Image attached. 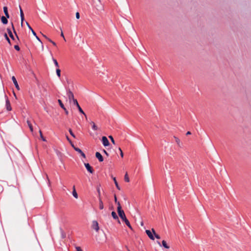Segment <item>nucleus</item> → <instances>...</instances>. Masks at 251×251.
I'll list each match as a JSON object with an SVG mask.
<instances>
[{
    "label": "nucleus",
    "mask_w": 251,
    "mask_h": 251,
    "mask_svg": "<svg viewBox=\"0 0 251 251\" xmlns=\"http://www.w3.org/2000/svg\"><path fill=\"white\" fill-rule=\"evenodd\" d=\"M119 216L121 218V219L122 220L123 222L125 223L126 225L131 229H132V226L130 225V224L128 220V219L126 218V214L125 213V212H121L120 213L118 214Z\"/></svg>",
    "instance_id": "obj_1"
},
{
    "label": "nucleus",
    "mask_w": 251,
    "mask_h": 251,
    "mask_svg": "<svg viewBox=\"0 0 251 251\" xmlns=\"http://www.w3.org/2000/svg\"><path fill=\"white\" fill-rule=\"evenodd\" d=\"M74 104L76 105V106L77 107L79 112L83 114L85 117L86 118V115L85 114V113H84V112L83 111V110H82V109L81 108V107L80 106L77 100H74Z\"/></svg>",
    "instance_id": "obj_2"
},
{
    "label": "nucleus",
    "mask_w": 251,
    "mask_h": 251,
    "mask_svg": "<svg viewBox=\"0 0 251 251\" xmlns=\"http://www.w3.org/2000/svg\"><path fill=\"white\" fill-rule=\"evenodd\" d=\"M67 94L68 95L70 102H71L72 100L74 102V100H76L74 98V96L73 92L70 89L67 90Z\"/></svg>",
    "instance_id": "obj_3"
},
{
    "label": "nucleus",
    "mask_w": 251,
    "mask_h": 251,
    "mask_svg": "<svg viewBox=\"0 0 251 251\" xmlns=\"http://www.w3.org/2000/svg\"><path fill=\"white\" fill-rule=\"evenodd\" d=\"M4 97L6 99L5 106H6V109L7 111H11L12 110V107L11 106L10 101L8 100V98L6 95H5Z\"/></svg>",
    "instance_id": "obj_4"
},
{
    "label": "nucleus",
    "mask_w": 251,
    "mask_h": 251,
    "mask_svg": "<svg viewBox=\"0 0 251 251\" xmlns=\"http://www.w3.org/2000/svg\"><path fill=\"white\" fill-rule=\"evenodd\" d=\"M101 142L104 147L108 146L110 145V143L106 136L102 137Z\"/></svg>",
    "instance_id": "obj_5"
},
{
    "label": "nucleus",
    "mask_w": 251,
    "mask_h": 251,
    "mask_svg": "<svg viewBox=\"0 0 251 251\" xmlns=\"http://www.w3.org/2000/svg\"><path fill=\"white\" fill-rule=\"evenodd\" d=\"M84 165L88 172H89L91 174H93L94 171L93 168L91 166V165L88 163H85Z\"/></svg>",
    "instance_id": "obj_6"
},
{
    "label": "nucleus",
    "mask_w": 251,
    "mask_h": 251,
    "mask_svg": "<svg viewBox=\"0 0 251 251\" xmlns=\"http://www.w3.org/2000/svg\"><path fill=\"white\" fill-rule=\"evenodd\" d=\"M146 233L148 235V237L150 238V239L152 240H154V236L152 231L151 232L150 230L147 229L146 230Z\"/></svg>",
    "instance_id": "obj_7"
},
{
    "label": "nucleus",
    "mask_w": 251,
    "mask_h": 251,
    "mask_svg": "<svg viewBox=\"0 0 251 251\" xmlns=\"http://www.w3.org/2000/svg\"><path fill=\"white\" fill-rule=\"evenodd\" d=\"M26 25H27L28 28L31 31L32 34L36 37V39L39 41L40 42H41L40 38L37 36V34L36 32L34 31V30L32 29V28L30 26L28 22H26Z\"/></svg>",
    "instance_id": "obj_8"
},
{
    "label": "nucleus",
    "mask_w": 251,
    "mask_h": 251,
    "mask_svg": "<svg viewBox=\"0 0 251 251\" xmlns=\"http://www.w3.org/2000/svg\"><path fill=\"white\" fill-rule=\"evenodd\" d=\"M157 244H158L160 246H162L165 249H168L170 248L169 246L168 245L167 242L165 240H163L162 241V244H161L160 242L159 241H157Z\"/></svg>",
    "instance_id": "obj_9"
},
{
    "label": "nucleus",
    "mask_w": 251,
    "mask_h": 251,
    "mask_svg": "<svg viewBox=\"0 0 251 251\" xmlns=\"http://www.w3.org/2000/svg\"><path fill=\"white\" fill-rule=\"evenodd\" d=\"M92 227L96 231H98L100 228L99 226V224L96 221H93L92 223Z\"/></svg>",
    "instance_id": "obj_10"
},
{
    "label": "nucleus",
    "mask_w": 251,
    "mask_h": 251,
    "mask_svg": "<svg viewBox=\"0 0 251 251\" xmlns=\"http://www.w3.org/2000/svg\"><path fill=\"white\" fill-rule=\"evenodd\" d=\"M96 157L99 160L100 162H102L103 161V157L101 153L98 151H97L95 154Z\"/></svg>",
    "instance_id": "obj_11"
},
{
    "label": "nucleus",
    "mask_w": 251,
    "mask_h": 251,
    "mask_svg": "<svg viewBox=\"0 0 251 251\" xmlns=\"http://www.w3.org/2000/svg\"><path fill=\"white\" fill-rule=\"evenodd\" d=\"M12 81H13V83H14V84L16 89L17 90H20V87H19V86L18 85V82H17V81L16 80V77L14 76H13L12 77Z\"/></svg>",
    "instance_id": "obj_12"
},
{
    "label": "nucleus",
    "mask_w": 251,
    "mask_h": 251,
    "mask_svg": "<svg viewBox=\"0 0 251 251\" xmlns=\"http://www.w3.org/2000/svg\"><path fill=\"white\" fill-rule=\"evenodd\" d=\"M74 149L76 151H77V152H78L80 154V155L83 157V158H85L86 157V156H85V154L84 153V152L81 151V150H80L79 148H77V147H75V148H74Z\"/></svg>",
    "instance_id": "obj_13"
},
{
    "label": "nucleus",
    "mask_w": 251,
    "mask_h": 251,
    "mask_svg": "<svg viewBox=\"0 0 251 251\" xmlns=\"http://www.w3.org/2000/svg\"><path fill=\"white\" fill-rule=\"evenodd\" d=\"M9 18H7L6 16H2L0 17L1 23L3 25H6L8 23V19Z\"/></svg>",
    "instance_id": "obj_14"
},
{
    "label": "nucleus",
    "mask_w": 251,
    "mask_h": 251,
    "mask_svg": "<svg viewBox=\"0 0 251 251\" xmlns=\"http://www.w3.org/2000/svg\"><path fill=\"white\" fill-rule=\"evenodd\" d=\"M116 203H117V205H118V206H117V212H118V214L124 212V211L122 209V206H121L120 202L118 201L117 202H116Z\"/></svg>",
    "instance_id": "obj_15"
},
{
    "label": "nucleus",
    "mask_w": 251,
    "mask_h": 251,
    "mask_svg": "<svg viewBox=\"0 0 251 251\" xmlns=\"http://www.w3.org/2000/svg\"><path fill=\"white\" fill-rule=\"evenodd\" d=\"M3 9V12L4 13L5 16L7 18H10V15H9V14L8 13V7L7 6H4Z\"/></svg>",
    "instance_id": "obj_16"
},
{
    "label": "nucleus",
    "mask_w": 251,
    "mask_h": 251,
    "mask_svg": "<svg viewBox=\"0 0 251 251\" xmlns=\"http://www.w3.org/2000/svg\"><path fill=\"white\" fill-rule=\"evenodd\" d=\"M7 32L10 36V37L11 38L12 40H15V38L14 35H13V33L11 30V29L9 28H7Z\"/></svg>",
    "instance_id": "obj_17"
},
{
    "label": "nucleus",
    "mask_w": 251,
    "mask_h": 251,
    "mask_svg": "<svg viewBox=\"0 0 251 251\" xmlns=\"http://www.w3.org/2000/svg\"><path fill=\"white\" fill-rule=\"evenodd\" d=\"M72 194H73V196L75 198H76V199L78 198V195H77V192H76V191L75 190V186H73V192H72Z\"/></svg>",
    "instance_id": "obj_18"
},
{
    "label": "nucleus",
    "mask_w": 251,
    "mask_h": 251,
    "mask_svg": "<svg viewBox=\"0 0 251 251\" xmlns=\"http://www.w3.org/2000/svg\"><path fill=\"white\" fill-rule=\"evenodd\" d=\"M67 140L68 141L69 143L70 144L71 146L72 147V148L74 149L75 146L74 145V143L72 141V140L70 139V138L69 137L68 135L66 136Z\"/></svg>",
    "instance_id": "obj_19"
},
{
    "label": "nucleus",
    "mask_w": 251,
    "mask_h": 251,
    "mask_svg": "<svg viewBox=\"0 0 251 251\" xmlns=\"http://www.w3.org/2000/svg\"><path fill=\"white\" fill-rule=\"evenodd\" d=\"M151 231H152V232L153 233V234H154V238L155 237L156 238L158 239H160V236L159 235H158V234H157L156 232H155V231L154 230V228H152L151 229Z\"/></svg>",
    "instance_id": "obj_20"
},
{
    "label": "nucleus",
    "mask_w": 251,
    "mask_h": 251,
    "mask_svg": "<svg viewBox=\"0 0 251 251\" xmlns=\"http://www.w3.org/2000/svg\"><path fill=\"white\" fill-rule=\"evenodd\" d=\"M99 200V208L100 209H103V202L101 200V198H100Z\"/></svg>",
    "instance_id": "obj_21"
},
{
    "label": "nucleus",
    "mask_w": 251,
    "mask_h": 251,
    "mask_svg": "<svg viewBox=\"0 0 251 251\" xmlns=\"http://www.w3.org/2000/svg\"><path fill=\"white\" fill-rule=\"evenodd\" d=\"M111 215L114 219L118 220V216H117L116 213L115 211H113L112 212Z\"/></svg>",
    "instance_id": "obj_22"
},
{
    "label": "nucleus",
    "mask_w": 251,
    "mask_h": 251,
    "mask_svg": "<svg viewBox=\"0 0 251 251\" xmlns=\"http://www.w3.org/2000/svg\"><path fill=\"white\" fill-rule=\"evenodd\" d=\"M174 138L175 139V141H176V143L178 145V146L179 147H181V144H180V140L178 139V138H177L176 136H174Z\"/></svg>",
    "instance_id": "obj_23"
},
{
    "label": "nucleus",
    "mask_w": 251,
    "mask_h": 251,
    "mask_svg": "<svg viewBox=\"0 0 251 251\" xmlns=\"http://www.w3.org/2000/svg\"><path fill=\"white\" fill-rule=\"evenodd\" d=\"M113 180H114V183H115V186H116V188H117L118 190H120V186H119V184H118V182H117V180H116V177H113Z\"/></svg>",
    "instance_id": "obj_24"
},
{
    "label": "nucleus",
    "mask_w": 251,
    "mask_h": 251,
    "mask_svg": "<svg viewBox=\"0 0 251 251\" xmlns=\"http://www.w3.org/2000/svg\"><path fill=\"white\" fill-rule=\"evenodd\" d=\"M60 232H61V238L62 239L65 238H66L65 232L63 231V230L62 229V228H60Z\"/></svg>",
    "instance_id": "obj_25"
},
{
    "label": "nucleus",
    "mask_w": 251,
    "mask_h": 251,
    "mask_svg": "<svg viewBox=\"0 0 251 251\" xmlns=\"http://www.w3.org/2000/svg\"><path fill=\"white\" fill-rule=\"evenodd\" d=\"M11 25H12V29L13 30L14 33L15 34V35H16L17 38L18 39V40H19V37L17 35V32H16V31L15 30V27H14V25L13 24V23H11Z\"/></svg>",
    "instance_id": "obj_26"
},
{
    "label": "nucleus",
    "mask_w": 251,
    "mask_h": 251,
    "mask_svg": "<svg viewBox=\"0 0 251 251\" xmlns=\"http://www.w3.org/2000/svg\"><path fill=\"white\" fill-rule=\"evenodd\" d=\"M4 36L5 38V39L6 40V41H7V42L10 44V45H11V41L10 40V39L9 38V37H8L7 36V34L5 33L4 34Z\"/></svg>",
    "instance_id": "obj_27"
},
{
    "label": "nucleus",
    "mask_w": 251,
    "mask_h": 251,
    "mask_svg": "<svg viewBox=\"0 0 251 251\" xmlns=\"http://www.w3.org/2000/svg\"><path fill=\"white\" fill-rule=\"evenodd\" d=\"M27 123L28 126H29V127L30 128V131L32 132L33 130V126H32L30 122L29 121H27Z\"/></svg>",
    "instance_id": "obj_28"
},
{
    "label": "nucleus",
    "mask_w": 251,
    "mask_h": 251,
    "mask_svg": "<svg viewBox=\"0 0 251 251\" xmlns=\"http://www.w3.org/2000/svg\"><path fill=\"white\" fill-rule=\"evenodd\" d=\"M58 102L60 105V106L63 109L65 107L64 105L63 104L62 101L60 99L58 100Z\"/></svg>",
    "instance_id": "obj_29"
},
{
    "label": "nucleus",
    "mask_w": 251,
    "mask_h": 251,
    "mask_svg": "<svg viewBox=\"0 0 251 251\" xmlns=\"http://www.w3.org/2000/svg\"><path fill=\"white\" fill-rule=\"evenodd\" d=\"M91 124L92 125V128H93L94 130H98V127H97V126L95 125V123H94L93 122H91Z\"/></svg>",
    "instance_id": "obj_30"
},
{
    "label": "nucleus",
    "mask_w": 251,
    "mask_h": 251,
    "mask_svg": "<svg viewBox=\"0 0 251 251\" xmlns=\"http://www.w3.org/2000/svg\"><path fill=\"white\" fill-rule=\"evenodd\" d=\"M56 73L57 75L59 77H60V76H61V70L59 68L56 69Z\"/></svg>",
    "instance_id": "obj_31"
},
{
    "label": "nucleus",
    "mask_w": 251,
    "mask_h": 251,
    "mask_svg": "<svg viewBox=\"0 0 251 251\" xmlns=\"http://www.w3.org/2000/svg\"><path fill=\"white\" fill-rule=\"evenodd\" d=\"M125 180L127 182H129V178L127 173L125 175Z\"/></svg>",
    "instance_id": "obj_32"
},
{
    "label": "nucleus",
    "mask_w": 251,
    "mask_h": 251,
    "mask_svg": "<svg viewBox=\"0 0 251 251\" xmlns=\"http://www.w3.org/2000/svg\"><path fill=\"white\" fill-rule=\"evenodd\" d=\"M69 132L70 133V134H71V135L74 137V138H76V136L75 135V134L73 133L72 130L71 128H69Z\"/></svg>",
    "instance_id": "obj_33"
},
{
    "label": "nucleus",
    "mask_w": 251,
    "mask_h": 251,
    "mask_svg": "<svg viewBox=\"0 0 251 251\" xmlns=\"http://www.w3.org/2000/svg\"><path fill=\"white\" fill-rule=\"evenodd\" d=\"M52 60H53V61L54 62V64L55 66L56 67L58 68L59 67V64H58V63L57 62V60L55 58H54L53 57H52Z\"/></svg>",
    "instance_id": "obj_34"
},
{
    "label": "nucleus",
    "mask_w": 251,
    "mask_h": 251,
    "mask_svg": "<svg viewBox=\"0 0 251 251\" xmlns=\"http://www.w3.org/2000/svg\"><path fill=\"white\" fill-rule=\"evenodd\" d=\"M39 132H40V137L42 139V140L43 141H46V140L45 138L43 135V134H42V132L41 130H40Z\"/></svg>",
    "instance_id": "obj_35"
},
{
    "label": "nucleus",
    "mask_w": 251,
    "mask_h": 251,
    "mask_svg": "<svg viewBox=\"0 0 251 251\" xmlns=\"http://www.w3.org/2000/svg\"><path fill=\"white\" fill-rule=\"evenodd\" d=\"M19 8H20V16H21V17H24V12L21 8V6L20 5H19Z\"/></svg>",
    "instance_id": "obj_36"
},
{
    "label": "nucleus",
    "mask_w": 251,
    "mask_h": 251,
    "mask_svg": "<svg viewBox=\"0 0 251 251\" xmlns=\"http://www.w3.org/2000/svg\"><path fill=\"white\" fill-rule=\"evenodd\" d=\"M109 138L110 139L111 142L113 144H115V140L113 137V136L112 135H109L108 136Z\"/></svg>",
    "instance_id": "obj_37"
},
{
    "label": "nucleus",
    "mask_w": 251,
    "mask_h": 251,
    "mask_svg": "<svg viewBox=\"0 0 251 251\" xmlns=\"http://www.w3.org/2000/svg\"><path fill=\"white\" fill-rule=\"evenodd\" d=\"M97 192L98 193V197H99V199L100 198V188L99 186H98L97 188Z\"/></svg>",
    "instance_id": "obj_38"
},
{
    "label": "nucleus",
    "mask_w": 251,
    "mask_h": 251,
    "mask_svg": "<svg viewBox=\"0 0 251 251\" xmlns=\"http://www.w3.org/2000/svg\"><path fill=\"white\" fill-rule=\"evenodd\" d=\"M14 49L17 51L20 50V48L18 45H16L14 46Z\"/></svg>",
    "instance_id": "obj_39"
},
{
    "label": "nucleus",
    "mask_w": 251,
    "mask_h": 251,
    "mask_svg": "<svg viewBox=\"0 0 251 251\" xmlns=\"http://www.w3.org/2000/svg\"><path fill=\"white\" fill-rule=\"evenodd\" d=\"M119 150L120 151V155H121V156L122 157H124V153H123L122 150H121V149L120 148H119Z\"/></svg>",
    "instance_id": "obj_40"
},
{
    "label": "nucleus",
    "mask_w": 251,
    "mask_h": 251,
    "mask_svg": "<svg viewBox=\"0 0 251 251\" xmlns=\"http://www.w3.org/2000/svg\"><path fill=\"white\" fill-rule=\"evenodd\" d=\"M49 41L52 44V45L54 46H56V44L52 41L51 39H49Z\"/></svg>",
    "instance_id": "obj_41"
},
{
    "label": "nucleus",
    "mask_w": 251,
    "mask_h": 251,
    "mask_svg": "<svg viewBox=\"0 0 251 251\" xmlns=\"http://www.w3.org/2000/svg\"><path fill=\"white\" fill-rule=\"evenodd\" d=\"M75 16H76V18L77 19H79V18H80V14H79V13L78 12H77L76 13Z\"/></svg>",
    "instance_id": "obj_42"
},
{
    "label": "nucleus",
    "mask_w": 251,
    "mask_h": 251,
    "mask_svg": "<svg viewBox=\"0 0 251 251\" xmlns=\"http://www.w3.org/2000/svg\"><path fill=\"white\" fill-rule=\"evenodd\" d=\"M75 248L76 251H83L80 247H76Z\"/></svg>",
    "instance_id": "obj_43"
},
{
    "label": "nucleus",
    "mask_w": 251,
    "mask_h": 251,
    "mask_svg": "<svg viewBox=\"0 0 251 251\" xmlns=\"http://www.w3.org/2000/svg\"><path fill=\"white\" fill-rule=\"evenodd\" d=\"M103 152L104 153V154H105L106 156H109V153H108V152H107L105 150H104V149L103 150Z\"/></svg>",
    "instance_id": "obj_44"
},
{
    "label": "nucleus",
    "mask_w": 251,
    "mask_h": 251,
    "mask_svg": "<svg viewBox=\"0 0 251 251\" xmlns=\"http://www.w3.org/2000/svg\"><path fill=\"white\" fill-rule=\"evenodd\" d=\"M21 25H22V26H23V22L25 20V17H21Z\"/></svg>",
    "instance_id": "obj_45"
},
{
    "label": "nucleus",
    "mask_w": 251,
    "mask_h": 251,
    "mask_svg": "<svg viewBox=\"0 0 251 251\" xmlns=\"http://www.w3.org/2000/svg\"><path fill=\"white\" fill-rule=\"evenodd\" d=\"M63 109L64 110L65 114L68 115L69 112L67 109L65 107L64 108H63Z\"/></svg>",
    "instance_id": "obj_46"
},
{
    "label": "nucleus",
    "mask_w": 251,
    "mask_h": 251,
    "mask_svg": "<svg viewBox=\"0 0 251 251\" xmlns=\"http://www.w3.org/2000/svg\"><path fill=\"white\" fill-rule=\"evenodd\" d=\"M114 201H115V203L118 202L117 201V197H116V196L115 195H114Z\"/></svg>",
    "instance_id": "obj_47"
},
{
    "label": "nucleus",
    "mask_w": 251,
    "mask_h": 251,
    "mask_svg": "<svg viewBox=\"0 0 251 251\" xmlns=\"http://www.w3.org/2000/svg\"><path fill=\"white\" fill-rule=\"evenodd\" d=\"M61 36L62 37L64 38V39L65 40V37L64 36V34H63V32L62 31H61Z\"/></svg>",
    "instance_id": "obj_48"
},
{
    "label": "nucleus",
    "mask_w": 251,
    "mask_h": 251,
    "mask_svg": "<svg viewBox=\"0 0 251 251\" xmlns=\"http://www.w3.org/2000/svg\"><path fill=\"white\" fill-rule=\"evenodd\" d=\"M191 134V132L190 131H187V133H186V135H189Z\"/></svg>",
    "instance_id": "obj_49"
},
{
    "label": "nucleus",
    "mask_w": 251,
    "mask_h": 251,
    "mask_svg": "<svg viewBox=\"0 0 251 251\" xmlns=\"http://www.w3.org/2000/svg\"><path fill=\"white\" fill-rule=\"evenodd\" d=\"M43 36H44L46 39V38H48V37H47L46 35L43 34Z\"/></svg>",
    "instance_id": "obj_50"
},
{
    "label": "nucleus",
    "mask_w": 251,
    "mask_h": 251,
    "mask_svg": "<svg viewBox=\"0 0 251 251\" xmlns=\"http://www.w3.org/2000/svg\"><path fill=\"white\" fill-rule=\"evenodd\" d=\"M117 220L118 223L119 224H121L120 221V220H119V218H118V220Z\"/></svg>",
    "instance_id": "obj_51"
},
{
    "label": "nucleus",
    "mask_w": 251,
    "mask_h": 251,
    "mask_svg": "<svg viewBox=\"0 0 251 251\" xmlns=\"http://www.w3.org/2000/svg\"><path fill=\"white\" fill-rule=\"evenodd\" d=\"M168 166L167 164L165 165V168L166 169H168Z\"/></svg>",
    "instance_id": "obj_52"
},
{
    "label": "nucleus",
    "mask_w": 251,
    "mask_h": 251,
    "mask_svg": "<svg viewBox=\"0 0 251 251\" xmlns=\"http://www.w3.org/2000/svg\"><path fill=\"white\" fill-rule=\"evenodd\" d=\"M13 93H14V96H15V97L16 98V99H17V97H16V94H15V93L14 92H13Z\"/></svg>",
    "instance_id": "obj_53"
},
{
    "label": "nucleus",
    "mask_w": 251,
    "mask_h": 251,
    "mask_svg": "<svg viewBox=\"0 0 251 251\" xmlns=\"http://www.w3.org/2000/svg\"><path fill=\"white\" fill-rule=\"evenodd\" d=\"M141 226H142L144 225V223H143V222H142L141 223Z\"/></svg>",
    "instance_id": "obj_54"
},
{
    "label": "nucleus",
    "mask_w": 251,
    "mask_h": 251,
    "mask_svg": "<svg viewBox=\"0 0 251 251\" xmlns=\"http://www.w3.org/2000/svg\"><path fill=\"white\" fill-rule=\"evenodd\" d=\"M126 248L127 249V251H130L128 248H127V247L126 246Z\"/></svg>",
    "instance_id": "obj_55"
},
{
    "label": "nucleus",
    "mask_w": 251,
    "mask_h": 251,
    "mask_svg": "<svg viewBox=\"0 0 251 251\" xmlns=\"http://www.w3.org/2000/svg\"><path fill=\"white\" fill-rule=\"evenodd\" d=\"M113 206H111V207H110V209H113Z\"/></svg>",
    "instance_id": "obj_56"
},
{
    "label": "nucleus",
    "mask_w": 251,
    "mask_h": 251,
    "mask_svg": "<svg viewBox=\"0 0 251 251\" xmlns=\"http://www.w3.org/2000/svg\"><path fill=\"white\" fill-rule=\"evenodd\" d=\"M46 39L49 41V39H50L48 37V38H46Z\"/></svg>",
    "instance_id": "obj_57"
},
{
    "label": "nucleus",
    "mask_w": 251,
    "mask_h": 251,
    "mask_svg": "<svg viewBox=\"0 0 251 251\" xmlns=\"http://www.w3.org/2000/svg\"><path fill=\"white\" fill-rule=\"evenodd\" d=\"M43 13L45 14V12L44 11H42Z\"/></svg>",
    "instance_id": "obj_58"
}]
</instances>
